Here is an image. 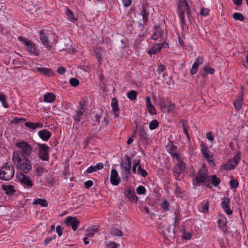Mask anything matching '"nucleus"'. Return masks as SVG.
I'll list each match as a JSON object with an SVG mask.
<instances>
[{
	"label": "nucleus",
	"mask_w": 248,
	"mask_h": 248,
	"mask_svg": "<svg viewBox=\"0 0 248 248\" xmlns=\"http://www.w3.org/2000/svg\"><path fill=\"white\" fill-rule=\"evenodd\" d=\"M124 195L131 202H137L138 199L133 189L126 188L124 190Z\"/></svg>",
	"instance_id": "dca6fc26"
},
{
	"label": "nucleus",
	"mask_w": 248,
	"mask_h": 248,
	"mask_svg": "<svg viewBox=\"0 0 248 248\" xmlns=\"http://www.w3.org/2000/svg\"><path fill=\"white\" fill-rule=\"evenodd\" d=\"M230 184L232 188H236L238 186V182L235 179H232L230 181Z\"/></svg>",
	"instance_id": "603ef678"
},
{
	"label": "nucleus",
	"mask_w": 248,
	"mask_h": 248,
	"mask_svg": "<svg viewBox=\"0 0 248 248\" xmlns=\"http://www.w3.org/2000/svg\"><path fill=\"white\" fill-rule=\"evenodd\" d=\"M93 183L92 181L88 180L84 183V186L86 188H89L93 186Z\"/></svg>",
	"instance_id": "bf43d9fd"
},
{
	"label": "nucleus",
	"mask_w": 248,
	"mask_h": 248,
	"mask_svg": "<svg viewBox=\"0 0 248 248\" xmlns=\"http://www.w3.org/2000/svg\"><path fill=\"white\" fill-rule=\"evenodd\" d=\"M104 165L102 163H97L95 166H91L87 169L86 172L91 173L93 172L96 171L98 170H101L103 168Z\"/></svg>",
	"instance_id": "bb28decb"
},
{
	"label": "nucleus",
	"mask_w": 248,
	"mask_h": 248,
	"mask_svg": "<svg viewBox=\"0 0 248 248\" xmlns=\"http://www.w3.org/2000/svg\"><path fill=\"white\" fill-rule=\"evenodd\" d=\"M45 169L42 167H37L35 168V171L37 173L38 176L40 177L44 173Z\"/></svg>",
	"instance_id": "3c124183"
},
{
	"label": "nucleus",
	"mask_w": 248,
	"mask_h": 248,
	"mask_svg": "<svg viewBox=\"0 0 248 248\" xmlns=\"http://www.w3.org/2000/svg\"><path fill=\"white\" fill-rule=\"evenodd\" d=\"M34 205L39 204L43 207H47L48 205L47 202L45 199H37L33 202Z\"/></svg>",
	"instance_id": "72a5a7b5"
},
{
	"label": "nucleus",
	"mask_w": 248,
	"mask_h": 248,
	"mask_svg": "<svg viewBox=\"0 0 248 248\" xmlns=\"http://www.w3.org/2000/svg\"><path fill=\"white\" fill-rule=\"evenodd\" d=\"M140 130L139 136L140 137V140L143 143H146L148 141V135L145 132V129L143 125H140L139 127Z\"/></svg>",
	"instance_id": "393cba45"
},
{
	"label": "nucleus",
	"mask_w": 248,
	"mask_h": 248,
	"mask_svg": "<svg viewBox=\"0 0 248 248\" xmlns=\"http://www.w3.org/2000/svg\"><path fill=\"white\" fill-rule=\"evenodd\" d=\"M97 228L92 229V230H90L87 231L88 232L86 234V235L88 237H92L93 235L94 232H97Z\"/></svg>",
	"instance_id": "864d4df0"
},
{
	"label": "nucleus",
	"mask_w": 248,
	"mask_h": 248,
	"mask_svg": "<svg viewBox=\"0 0 248 248\" xmlns=\"http://www.w3.org/2000/svg\"><path fill=\"white\" fill-rule=\"evenodd\" d=\"M2 188L5 191L6 195H14L16 190L14 188V186L12 185H2Z\"/></svg>",
	"instance_id": "cd10ccee"
},
{
	"label": "nucleus",
	"mask_w": 248,
	"mask_h": 248,
	"mask_svg": "<svg viewBox=\"0 0 248 248\" xmlns=\"http://www.w3.org/2000/svg\"><path fill=\"white\" fill-rule=\"evenodd\" d=\"M137 174L144 177L147 176L148 175L147 172L144 169L141 168V166L140 164L138 167Z\"/></svg>",
	"instance_id": "a19ab883"
},
{
	"label": "nucleus",
	"mask_w": 248,
	"mask_h": 248,
	"mask_svg": "<svg viewBox=\"0 0 248 248\" xmlns=\"http://www.w3.org/2000/svg\"><path fill=\"white\" fill-rule=\"evenodd\" d=\"M140 160H138L137 162H135L134 164H133V167H132V171L135 174L136 172V168H137V167L139 166V165H140Z\"/></svg>",
	"instance_id": "13d9d810"
},
{
	"label": "nucleus",
	"mask_w": 248,
	"mask_h": 248,
	"mask_svg": "<svg viewBox=\"0 0 248 248\" xmlns=\"http://www.w3.org/2000/svg\"><path fill=\"white\" fill-rule=\"evenodd\" d=\"M137 192L138 194H144L146 193L145 188L142 186H140L137 188Z\"/></svg>",
	"instance_id": "09e8293b"
},
{
	"label": "nucleus",
	"mask_w": 248,
	"mask_h": 248,
	"mask_svg": "<svg viewBox=\"0 0 248 248\" xmlns=\"http://www.w3.org/2000/svg\"><path fill=\"white\" fill-rule=\"evenodd\" d=\"M176 159L178 162L176 164V166L173 169V171L175 173L180 174L184 171L185 169V164L181 160L180 156L178 158Z\"/></svg>",
	"instance_id": "6ab92c4d"
},
{
	"label": "nucleus",
	"mask_w": 248,
	"mask_h": 248,
	"mask_svg": "<svg viewBox=\"0 0 248 248\" xmlns=\"http://www.w3.org/2000/svg\"><path fill=\"white\" fill-rule=\"evenodd\" d=\"M165 46H168V45L163 43L156 44L154 45L151 49L148 51V53L150 55L155 54L160 52L162 47L165 48Z\"/></svg>",
	"instance_id": "ddd939ff"
},
{
	"label": "nucleus",
	"mask_w": 248,
	"mask_h": 248,
	"mask_svg": "<svg viewBox=\"0 0 248 248\" xmlns=\"http://www.w3.org/2000/svg\"><path fill=\"white\" fill-rule=\"evenodd\" d=\"M65 71H66L65 68L64 67H62V66L59 67L57 70V72L59 74H61V75L64 74L65 72Z\"/></svg>",
	"instance_id": "052dcab7"
},
{
	"label": "nucleus",
	"mask_w": 248,
	"mask_h": 248,
	"mask_svg": "<svg viewBox=\"0 0 248 248\" xmlns=\"http://www.w3.org/2000/svg\"><path fill=\"white\" fill-rule=\"evenodd\" d=\"M15 174V168L10 162L5 163L0 170V179L9 181L12 179Z\"/></svg>",
	"instance_id": "7ed1b4c3"
},
{
	"label": "nucleus",
	"mask_w": 248,
	"mask_h": 248,
	"mask_svg": "<svg viewBox=\"0 0 248 248\" xmlns=\"http://www.w3.org/2000/svg\"><path fill=\"white\" fill-rule=\"evenodd\" d=\"M211 177V183L214 186L216 187L218 186L220 183V179L217 177L216 175H213Z\"/></svg>",
	"instance_id": "f704fd0d"
},
{
	"label": "nucleus",
	"mask_w": 248,
	"mask_h": 248,
	"mask_svg": "<svg viewBox=\"0 0 248 248\" xmlns=\"http://www.w3.org/2000/svg\"><path fill=\"white\" fill-rule=\"evenodd\" d=\"M140 14L142 16L143 21L146 23L148 21L149 13L146 10L145 7L143 5H142V10L140 12Z\"/></svg>",
	"instance_id": "58836bf2"
},
{
	"label": "nucleus",
	"mask_w": 248,
	"mask_h": 248,
	"mask_svg": "<svg viewBox=\"0 0 248 248\" xmlns=\"http://www.w3.org/2000/svg\"><path fill=\"white\" fill-rule=\"evenodd\" d=\"M158 126V122L156 120H154L151 122V123L149 124V128L151 130L155 129L156 128H157Z\"/></svg>",
	"instance_id": "a18cd8bd"
},
{
	"label": "nucleus",
	"mask_w": 248,
	"mask_h": 248,
	"mask_svg": "<svg viewBox=\"0 0 248 248\" xmlns=\"http://www.w3.org/2000/svg\"><path fill=\"white\" fill-rule=\"evenodd\" d=\"M178 11L181 23L184 25L185 24V14L186 13L188 17L190 14L189 7L186 0H179Z\"/></svg>",
	"instance_id": "20e7f679"
},
{
	"label": "nucleus",
	"mask_w": 248,
	"mask_h": 248,
	"mask_svg": "<svg viewBox=\"0 0 248 248\" xmlns=\"http://www.w3.org/2000/svg\"><path fill=\"white\" fill-rule=\"evenodd\" d=\"M232 17L236 20H239L240 21H243L245 19L244 16L241 13H234L232 15Z\"/></svg>",
	"instance_id": "ea45409f"
},
{
	"label": "nucleus",
	"mask_w": 248,
	"mask_h": 248,
	"mask_svg": "<svg viewBox=\"0 0 248 248\" xmlns=\"http://www.w3.org/2000/svg\"><path fill=\"white\" fill-rule=\"evenodd\" d=\"M51 133L46 129H43L38 132V135L44 141H47L51 136Z\"/></svg>",
	"instance_id": "b1692460"
},
{
	"label": "nucleus",
	"mask_w": 248,
	"mask_h": 248,
	"mask_svg": "<svg viewBox=\"0 0 248 248\" xmlns=\"http://www.w3.org/2000/svg\"><path fill=\"white\" fill-rule=\"evenodd\" d=\"M111 234L113 236L121 237L123 235L122 232L118 228H113L110 231Z\"/></svg>",
	"instance_id": "e433bc0d"
},
{
	"label": "nucleus",
	"mask_w": 248,
	"mask_h": 248,
	"mask_svg": "<svg viewBox=\"0 0 248 248\" xmlns=\"http://www.w3.org/2000/svg\"><path fill=\"white\" fill-rule=\"evenodd\" d=\"M40 38L41 43L46 47L50 49L51 48V46L50 45V43L48 41L47 37L45 35L44 31L42 30L40 32Z\"/></svg>",
	"instance_id": "5701e85b"
},
{
	"label": "nucleus",
	"mask_w": 248,
	"mask_h": 248,
	"mask_svg": "<svg viewBox=\"0 0 248 248\" xmlns=\"http://www.w3.org/2000/svg\"><path fill=\"white\" fill-rule=\"evenodd\" d=\"M0 101H1L2 106L4 108H9V105L6 101V96L1 92H0Z\"/></svg>",
	"instance_id": "4c0bfd02"
},
{
	"label": "nucleus",
	"mask_w": 248,
	"mask_h": 248,
	"mask_svg": "<svg viewBox=\"0 0 248 248\" xmlns=\"http://www.w3.org/2000/svg\"><path fill=\"white\" fill-rule=\"evenodd\" d=\"M204 70L210 74H213L215 72V70L213 68H207L206 67H204Z\"/></svg>",
	"instance_id": "338daca9"
},
{
	"label": "nucleus",
	"mask_w": 248,
	"mask_h": 248,
	"mask_svg": "<svg viewBox=\"0 0 248 248\" xmlns=\"http://www.w3.org/2000/svg\"><path fill=\"white\" fill-rule=\"evenodd\" d=\"M210 10L207 8H202L200 11V14L203 16H206L209 14Z\"/></svg>",
	"instance_id": "4d7b16f0"
},
{
	"label": "nucleus",
	"mask_w": 248,
	"mask_h": 248,
	"mask_svg": "<svg viewBox=\"0 0 248 248\" xmlns=\"http://www.w3.org/2000/svg\"><path fill=\"white\" fill-rule=\"evenodd\" d=\"M56 232L59 236H61L62 234V230L60 226H58L56 227Z\"/></svg>",
	"instance_id": "0e129e2a"
},
{
	"label": "nucleus",
	"mask_w": 248,
	"mask_h": 248,
	"mask_svg": "<svg viewBox=\"0 0 248 248\" xmlns=\"http://www.w3.org/2000/svg\"><path fill=\"white\" fill-rule=\"evenodd\" d=\"M201 205L199 207V211L202 213H207L209 211V201L206 200L202 201Z\"/></svg>",
	"instance_id": "c85d7f7f"
},
{
	"label": "nucleus",
	"mask_w": 248,
	"mask_h": 248,
	"mask_svg": "<svg viewBox=\"0 0 248 248\" xmlns=\"http://www.w3.org/2000/svg\"><path fill=\"white\" fill-rule=\"evenodd\" d=\"M56 99L55 95L53 93H47L44 96V100L45 102L51 103L55 101Z\"/></svg>",
	"instance_id": "2f4dec72"
},
{
	"label": "nucleus",
	"mask_w": 248,
	"mask_h": 248,
	"mask_svg": "<svg viewBox=\"0 0 248 248\" xmlns=\"http://www.w3.org/2000/svg\"><path fill=\"white\" fill-rule=\"evenodd\" d=\"M27 50L31 53L33 54L35 56H37L39 54L37 51L36 47L33 43H31V45L28 47Z\"/></svg>",
	"instance_id": "c9c22d12"
},
{
	"label": "nucleus",
	"mask_w": 248,
	"mask_h": 248,
	"mask_svg": "<svg viewBox=\"0 0 248 248\" xmlns=\"http://www.w3.org/2000/svg\"><path fill=\"white\" fill-rule=\"evenodd\" d=\"M25 126L29 127L32 130H35L37 127L42 128L43 124L40 123H32V122H26L25 124Z\"/></svg>",
	"instance_id": "7c9ffc66"
},
{
	"label": "nucleus",
	"mask_w": 248,
	"mask_h": 248,
	"mask_svg": "<svg viewBox=\"0 0 248 248\" xmlns=\"http://www.w3.org/2000/svg\"><path fill=\"white\" fill-rule=\"evenodd\" d=\"M16 146L19 148L20 151V155H21L24 157L25 155H30L32 152V148L28 142L22 141L16 143Z\"/></svg>",
	"instance_id": "423d86ee"
},
{
	"label": "nucleus",
	"mask_w": 248,
	"mask_h": 248,
	"mask_svg": "<svg viewBox=\"0 0 248 248\" xmlns=\"http://www.w3.org/2000/svg\"><path fill=\"white\" fill-rule=\"evenodd\" d=\"M37 72L47 76L53 75V71L51 69L47 68H37Z\"/></svg>",
	"instance_id": "473e14b6"
},
{
	"label": "nucleus",
	"mask_w": 248,
	"mask_h": 248,
	"mask_svg": "<svg viewBox=\"0 0 248 248\" xmlns=\"http://www.w3.org/2000/svg\"><path fill=\"white\" fill-rule=\"evenodd\" d=\"M162 208L165 211L169 210L170 203L166 200H164L161 203Z\"/></svg>",
	"instance_id": "49530a36"
},
{
	"label": "nucleus",
	"mask_w": 248,
	"mask_h": 248,
	"mask_svg": "<svg viewBox=\"0 0 248 248\" xmlns=\"http://www.w3.org/2000/svg\"><path fill=\"white\" fill-rule=\"evenodd\" d=\"M175 105L169 101L163 102L161 106V111L164 113H170L175 108Z\"/></svg>",
	"instance_id": "1a4fd4ad"
},
{
	"label": "nucleus",
	"mask_w": 248,
	"mask_h": 248,
	"mask_svg": "<svg viewBox=\"0 0 248 248\" xmlns=\"http://www.w3.org/2000/svg\"><path fill=\"white\" fill-rule=\"evenodd\" d=\"M26 119L23 118H15L13 120L10 122V124H18L23 123L25 122Z\"/></svg>",
	"instance_id": "c03bdc74"
},
{
	"label": "nucleus",
	"mask_w": 248,
	"mask_h": 248,
	"mask_svg": "<svg viewBox=\"0 0 248 248\" xmlns=\"http://www.w3.org/2000/svg\"><path fill=\"white\" fill-rule=\"evenodd\" d=\"M79 80L76 78H72L70 79V84L73 87H76L79 85Z\"/></svg>",
	"instance_id": "8fccbe9b"
},
{
	"label": "nucleus",
	"mask_w": 248,
	"mask_h": 248,
	"mask_svg": "<svg viewBox=\"0 0 248 248\" xmlns=\"http://www.w3.org/2000/svg\"><path fill=\"white\" fill-rule=\"evenodd\" d=\"M12 161L22 173H27L31 170L32 167L30 160L26 156L22 159L20 152H14Z\"/></svg>",
	"instance_id": "f257e3e1"
},
{
	"label": "nucleus",
	"mask_w": 248,
	"mask_h": 248,
	"mask_svg": "<svg viewBox=\"0 0 248 248\" xmlns=\"http://www.w3.org/2000/svg\"><path fill=\"white\" fill-rule=\"evenodd\" d=\"M162 228L165 230L163 231L164 235L166 239H169L174 238L175 234L172 227L170 226L168 227L167 229H165L163 226H162Z\"/></svg>",
	"instance_id": "aec40b11"
},
{
	"label": "nucleus",
	"mask_w": 248,
	"mask_h": 248,
	"mask_svg": "<svg viewBox=\"0 0 248 248\" xmlns=\"http://www.w3.org/2000/svg\"><path fill=\"white\" fill-rule=\"evenodd\" d=\"M137 95V93L136 91L134 90H131L127 93L128 98L131 100H135L136 99Z\"/></svg>",
	"instance_id": "37998d69"
},
{
	"label": "nucleus",
	"mask_w": 248,
	"mask_h": 248,
	"mask_svg": "<svg viewBox=\"0 0 248 248\" xmlns=\"http://www.w3.org/2000/svg\"><path fill=\"white\" fill-rule=\"evenodd\" d=\"M121 181L120 178L119 177L117 170L115 169H112L111 171L110 182L113 186H117Z\"/></svg>",
	"instance_id": "f3484780"
},
{
	"label": "nucleus",
	"mask_w": 248,
	"mask_h": 248,
	"mask_svg": "<svg viewBox=\"0 0 248 248\" xmlns=\"http://www.w3.org/2000/svg\"><path fill=\"white\" fill-rule=\"evenodd\" d=\"M65 223L67 226H71L72 228L74 231H76L77 230L78 226L79 224V221L78 220L76 217H72L71 216L66 217L65 220Z\"/></svg>",
	"instance_id": "9d476101"
},
{
	"label": "nucleus",
	"mask_w": 248,
	"mask_h": 248,
	"mask_svg": "<svg viewBox=\"0 0 248 248\" xmlns=\"http://www.w3.org/2000/svg\"><path fill=\"white\" fill-rule=\"evenodd\" d=\"M165 69L166 68H165V66L163 64H160L157 67V71L159 73H160L163 72L164 71H165Z\"/></svg>",
	"instance_id": "e2e57ef3"
},
{
	"label": "nucleus",
	"mask_w": 248,
	"mask_h": 248,
	"mask_svg": "<svg viewBox=\"0 0 248 248\" xmlns=\"http://www.w3.org/2000/svg\"><path fill=\"white\" fill-rule=\"evenodd\" d=\"M37 146L39 158L43 161H48L49 159V147L45 144H38Z\"/></svg>",
	"instance_id": "39448f33"
},
{
	"label": "nucleus",
	"mask_w": 248,
	"mask_h": 248,
	"mask_svg": "<svg viewBox=\"0 0 248 248\" xmlns=\"http://www.w3.org/2000/svg\"><path fill=\"white\" fill-rule=\"evenodd\" d=\"M203 62V59L202 57H198L196 62L193 64L192 69L190 71L191 75L196 74L198 70V67L200 64H202Z\"/></svg>",
	"instance_id": "4be33fe9"
},
{
	"label": "nucleus",
	"mask_w": 248,
	"mask_h": 248,
	"mask_svg": "<svg viewBox=\"0 0 248 248\" xmlns=\"http://www.w3.org/2000/svg\"><path fill=\"white\" fill-rule=\"evenodd\" d=\"M167 150L171 156L176 158H178L179 155L176 152L177 148L172 142L170 141L166 146Z\"/></svg>",
	"instance_id": "9b49d317"
},
{
	"label": "nucleus",
	"mask_w": 248,
	"mask_h": 248,
	"mask_svg": "<svg viewBox=\"0 0 248 248\" xmlns=\"http://www.w3.org/2000/svg\"><path fill=\"white\" fill-rule=\"evenodd\" d=\"M223 201L221 202L222 208L224 210L226 214L231 215L232 213V211L230 209V199L227 197H224Z\"/></svg>",
	"instance_id": "4468645a"
},
{
	"label": "nucleus",
	"mask_w": 248,
	"mask_h": 248,
	"mask_svg": "<svg viewBox=\"0 0 248 248\" xmlns=\"http://www.w3.org/2000/svg\"><path fill=\"white\" fill-rule=\"evenodd\" d=\"M103 123V125L107 126L108 125L109 123V120L108 117L107 116L104 118Z\"/></svg>",
	"instance_id": "69168bd1"
},
{
	"label": "nucleus",
	"mask_w": 248,
	"mask_h": 248,
	"mask_svg": "<svg viewBox=\"0 0 248 248\" xmlns=\"http://www.w3.org/2000/svg\"><path fill=\"white\" fill-rule=\"evenodd\" d=\"M162 32L160 28L155 26L154 29V32L152 36V38L154 40H157L162 38Z\"/></svg>",
	"instance_id": "c756f323"
},
{
	"label": "nucleus",
	"mask_w": 248,
	"mask_h": 248,
	"mask_svg": "<svg viewBox=\"0 0 248 248\" xmlns=\"http://www.w3.org/2000/svg\"><path fill=\"white\" fill-rule=\"evenodd\" d=\"M66 14L67 16L68 19L70 21H72L74 20H75V21L78 20V19L77 18L74 17L73 12L71 10H70L69 8L67 9Z\"/></svg>",
	"instance_id": "79ce46f5"
},
{
	"label": "nucleus",
	"mask_w": 248,
	"mask_h": 248,
	"mask_svg": "<svg viewBox=\"0 0 248 248\" xmlns=\"http://www.w3.org/2000/svg\"><path fill=\"white\" fill-rule=\"evenodd\" d=\"M96 57L98 59V61L100 62L102 58V51L100 50H94Z\"/></svg>",
	"instance_id": "5fc2aeb1"
},
{
	"label": "nucleus",
	"mask_w": 248,
	"mask_h": 248,
	"mask_svg": "<svg viewBox=\"0 0 248 248\" xmlns=\"http://www.w3.org/2000/svg\"><path fill=\"white\" fill-rule=\"evenodd\" d=\"M120 166L122 169V179L125 181H127L130 177L131 169V158L128 155H126L121 159Z\"/></svg>",
	"instance_id": "f03ea898"
},
{
	"label": "nucleus",
	"mask_w": 248,
	"mask_h": 248,
	"mask_svg": "<svg viewBox=\"0 0 248 248\" xmlns=\"http://www.w3.org/2000/svg\"><path fill=\"white\" fill-rule=\"evenodd\" d=\"M123 4L125 7H128L131 5V0H122Z\"/></svg>",
	"instance_id": "774afa93"
},
{
	"label": "nucleus",
	"mask_w": 248,
	"mask_h": 248,
	"mask_svg": "<svg viewBox=\"0 0 248 248\" xmlns=\"http://www.w3.org/2000/svg\"><path fill=\"white\" fill-rule=\"evenodd\" d=\"M107 246L109 248H117L118 245L114 242H110L107 244Z\"/></svg>",
	"instance_id": "680f3d73"
},
{
	"label": "nucleus",
	"mask_w": 248,
	"mask_h": 248,
	"mask_svg": "<svg viewBox=\"0 0 248 248\" xmlns=\"http://www.w3.org/2000/svg\"><path fill=\"white\" fill-rule=\"evenodd\" d=\"M18 179L22 184L26 185L29 187H31L33 185V183L30 177L25 175L22 172L19 173Z\"/></svg>",
	"instance_id": "f8f14e48"
},
{
	"label": "nucleus",
	"mask_w": 248,
	"mask_h": 248,
	"mask_svg": "<svg viewBox=\"0 0 248 248\" xmlns=\"http://www.w3.org/2000/svg\"><path fill=\"white\" fill-rule=\"evenodd\" d=\"M240 159L239 154L235 156L232 159L229 160L228 162L223 165V168L226 170H231L233 169L237 165Z\"/></svg>",
	"instance_id": "6e6552de"
},
{
	"label": "nucleus",
	"mask_w": 248,
	"mask_h": 248,
	"mask_svg": "<svg viewBox=\"0 0 248 248\" xmlns=\"http://www.w3.org/2000/svg\"><path fill=\"white\" fill-rule=\"evenodd\" d=\"M111 106L114 112V117L115 118L118 117L119 115V108L118 102L116 97L112 99Z\"/></svg>",
	"instance_id": "412c9836"
},
{
	"label": "nucleus",
	"mask_w": 248,
	"mask_h": 248,
	"mask_svg": "<svg viewBox=\"0 0 248 248\" xmlns=\"http://www.w3.org/2000/svg\"><path fill=\"white\" fill-rule=\"evenodd\" d=\"M201 147L202 155L205 158L208 159L212 157L209 155L210 151L208 150V147L205 145L203 142H201Z\"/></svg>",
	"instance_id": "a878e982"
},
{
	"label": "nucleus",
	"mask_w": 248,
	"mask_h": 248,
	"mask_svg": "<svg viewBox=\"0 0 248 248\" xmlns=\"http://www.w3.org/2000/svg\"><path fill=\"white\" fill-rule=\"evenodd\" d=\"M79 107L80 108L76 112V114L74 115V120L75 121V123L73 124V128L76 130L78 129L79 122L80 121L81 117L82 116L83 114V108L84 105L82 104V102H80L79 103Z\"/></svg>",
	"instance_id": "0eeeda50"
},
{
	"label": "nucleus",
	"mask_w": 248,
	"mask_h": 248,
	"mask_svg": "<svg viewBox=\"0 0 248 248\" xmlns=\"http://www.w3.org/2000/svg\"><path fill=\"white\" fill-rule=\"evenodd\" d=\"M243 104V92H240L233 102V105L237 111L240 110Z\"/></svg>",
	"instance_id": "a211bd4d"
},
{
	"label": "nucleus",
	"mask_w": 248,
	"mask_h": 248,
	"mask_svg": "<svg viewBox=\"0 0 248 248\" xmlns=\"http://www.w3.org/2000/svg\"><path fill=\"white\" fill-rule=\"evenodd\" d=\"M147 108L148 109V112L151 115H154L156 113L155 108L153 106V105L147 107Z\"/></svg>",
	"instance_id": "6e6d98bb"
},
{
	"label": "nucleus",
	"mask_w": 248,
	"mask_h": 248,
	"mask_svg": "<svg viewBox=\"0 0 248 248\" xmlns=\"http://www.w3.org/2000/svg\"><path fill=\"white\" fill-rule=\"evenodd\" d=\"M18 40L19 41L22 42L23 44H25L27 46H29L31 45L32 43L31 41L29 40L28 39L26 38H23L22 37H19Z\"/></svg>",
	"instance_id": "de8ad7c7"
},
{
	"label": "nucleus",
	"mask_w": 248,
	"mask_h": 248,
	"mask_svg": "<svg viewBox=\"0 0 248 248\" xmlns=\"http://www.w3.org/2000/svg\"><path fill=\"white\" fill-rule=\"evenodd\" d=\"M207 174L204 170L203 166H202V167L200 170L195 179L197 183L200 184L205 181V179H207Z\"/></svg>",
	"instance_id": "2eb2a0df"
}]
</instances>
